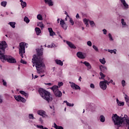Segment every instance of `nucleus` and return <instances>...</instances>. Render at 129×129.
Instances as JSON below:
<instances>
[{
  "mask_svg": "<svg viewBox=\"0 0 129 129\" xmlns=\"http://www.w3.org/2000/svg\"><path fill=\"white\" fill-rule=\"evenodd\" d=\"M19 92L21 94H22V95H24L25 97H28L29 96V94L26 93L24 91H20Z\"/></svg>",
  "mask_w": 129,
  "mask_h": 129,
  "instance_id": "cd10ccee",
  "label": "nucleus"
},
{
  "mask_svg": "<svg viewBox=\"0 0 129 129\" xmlns=\"http://www.w3.org/2000/svg\"><path fill=\"white\" fill-rule=\"evenodd\" d=\"M49 107L51 109H54V106H50Z\"/></svg>",
  "mask_w": 129,
  "mask_h": 129,
  "instance_id": "e2e57ef3",
  "label": "nucleus"
},
{
  "mask_svg": "<svg viewBox=\"0 0 129 129\" xmlns=\"http://www.w3.org/2000/svg\"><path fill=\"white\" fill-rule=\"evenodd\" d=\"M45 85H48V86H52L53 84L51 83H45Z\"/></svg>",
  "mask_w": 129,
  "mask_h": 129,
  "instance_id": "5fc2aeb1",
  "label": "nucleus"
},
{
  "mask_svg": "<svg viewBox=\"0 0 129 129\" xmlns=\"http://www.w3.org/2000/svg\"><path fill=\"white\" fill-rule=\"evenodd\" d=\"M7 47L8 44L5 41H0V56L5 54Z\"/></svg>",
  "mask_w": 129,
  "mask_h": 129,
  "instance_id": "423d86ee",
  "label": "nucleus"
},
{
  "mask_svg": "<svg viewBox=\"0 0 129 129\" xmlns=\"http://www.w3.org/2000/svg\"><path fill=\"white\" fill-rule=\"evenodd\" d=\"M116 102L118 106H123V105H124V102L119 101L118 99H116Z\"/></svg>",
  "mask_w": 129,
  "mask_h": 129,
  "instance_id": "5701e85b",
  "label": "nucleus"
},
{
  "mask_svg": "<svg viewBox=\"0 0 129 129\" xmlns=\"http://www.w3.org/2000/svg\"><path fill=\"white\" fill-rule=\"evenodd\" d=\"M37 55L34 54L33 56L32 59V62L33 63V67L36 68L37 72L39 74L42 72L41 68H44L45 67V64L43 63V48L41 47L40 49H36Z\"/></svg>",
  "mask_w": 129,
  "mask_h": 129,
  "instance_id": "f257e3e1",
  "label": "nucleus"
},
{
  "mask_svg": "<svg viewBox=\"0 0 129 129\" xmlns=\"http://www.w3.org/2000/svg\"><path fill=\"white\" fill-rule=\"evenodd\" d=\"M37 114L39 115H40L41 116H42V117H44L45 116H46V112L43 110H39L37 111Z\"/></svg>",
  "mask_w": 129,
  "mask_h": 129,
  "instance_id": "4468645a",
  "label": "nucleus"
},
{
  "mask_svg": "<svg viewBox=\"0 0 129 129\" xmlns=\"http://www.w3.org/2000/svg\"><path fill=\"white\" fill-rule=\"evenodd\" d=\"M121 84H122V87H124V86H125L126 84H125V81H124V80H122L121 81Z\"/></svg>",
  "mask_w": 129,
  "mask_h": 129,
  "instance_id": "a18cd8bd",
  "label": "nucleus"
},
{
  "mask_svg": "<svg viewBox=\"0 0 129 129\" xmlns=\"http://www.w3.org/2000/svg\"><path fill=\"white\" fill-rule=\"evenodd\" d=\"M55 62L57 65L59 66H63V61H61L60 59H55Z\"/></svg>",
  "mask_w": 129,
  "mask_h": 129,
  "instance_id": "b1692460",
  "label": "nucleus"
},
{
  "mask_svg": "<svg viewBox=\"0 0 129 129\" xmlns=\"http://www.w3.org/2000/svg\"><path fill=\"white\" fill-rule=\"evenodd\" d=\"M89 23L92 28H93V27H95V23H94V21H89Z\"/></svg>",
  "mask_w": 129,
  "mask_h": 129,
  "instance_id": "4c0bfd02",
  "label": "nucleus"
},
{
  "mask_svg": "<svg viewBox=\"0 0 129 129\" xmlns=\"http://www.w3.org/2000/svg\"><path fill=\"white\" fill-rule=\"evenodd\" d=\"M52 127H54V128L56 129H64V128H63V126H58L56 123H53V124L52 125Z\"/></svg>",
  "mask_w": 129,
  "mask_h": 129,
  "instance_id": "393cba45",
  "label": "nucleus"
},
{
  "mask_svg": "<svg viewBox=\"0 0 129 129\" xmlns=\"http://www.w3.org/2000/svg\"><path fill=\"white\" fill-rule=\"evenodd\" d=\"M109 83H109V82L107 81V82H106V85H109Z\"/></svg>",
  "mask_w": 129,
  "mask_h": 129,
  "instance_id": "0e129e2a",
  "label": "nucleus"
},
{
  "mask_svg": "<svg viewBox=\"0 0 129 129\" xmlns=\"http://www.w3.org/2000/svg\"><path fill=\"white\" fill-rule=\"evenodd\" d=\"M8 24H9L13 29H15V28H16V22H9Z\"/></svg>",
  "mask_w": 129,
  "mask_h": 129,
  "instance_id": "c756f323",
  "label": "nucleus"
},
{
  "mask_svg": "<svg viewBox=\"0 0 129 129\" xmlns=\"http://www.w3.org/2000/svg\"><path fill=\"white\" fill-rule=\"evenodd\" d=\"M38 92L41 97H42L43 99L46 100L47 102H50V101H52V100H53L52 97L50 96V95H51L50 92L46 91L45 89L43 88H39Z\"/></svg>",
  "mask_w": 129,
  "mask_h": 129,
  "instance_id": "7ed1b4c3",
  "label": "nucleus"
},
{
  "mask_svg": "<svg viewBox=\"0 0 129 129\" xmlns=\"http://www.w3.org/2000/svg\"><path fill=\"white\" fill-rule=\"evenodd\" d=\"M66 43L67 45H68L69 47H71V49H76V46H75L72 42L67 41Z\"/></svg>",
  "mask_w": 129,
  "mask_h": 129,
  "instance_id": "a211bd4d",
  "label": "nucleus"
},
{
  "mask_svg": "<svg viewBox=\"0 0 129 129\" xmlns=\"http://www.w3.org/2000/svg\"><path fill=\"white\" fill-rule=\"evenodd\" d=\"M70 18V23H71L72 26H73L74 25V21H73V19L69 17Z\"/></svg>",
  "mask_w": 129,
  "mask_h": 129,
  "instance_id": "c03bdc74",
  "label": "nucleus"
},
{
  "mask_svg": "<svg viewBox=\"0 0 129 129\" xmlns=\"http://www.w3.org/2000/svg\"><path fill=\"white\" fill-rule=\"evenodd\" d=\"M29 119H35V117H34V115L33 114H29Z\"/></svg>",
  "mask_w": 129,
  "mask_h": 129,
  "instance_id": "a19ab883",
  "label": "nucleus"
},
{
  "mask_svg": "<svg viewBox=\"0 0 129 129\" xmlns=\"http://www.w3.org/2000/svg\"><path fill=\"white\" fill-rule=\"evenodd\" d=\"M109 83H112L113 85H115V83L113 82V80H110V81H109Z\"/></svg>",
  "mask_w": 129,
  "mask_h": 129,
  "instance_id": "864d4df0",
  "label": "nucleus"
},
{
  "mask_svg": "<svg viewBox=\"0 0 129 129\" xmlns=\"http://www.w3.org/2000/svg\"><path fill=\"white\" fill-rule=\"evenodd\" d=\"M77 56L78 58H80V59H85V56H84V54L80 51L77 52Z\"/></svg>",
  "mask_w": 129,
  "mask_h": 129,
  "instance_id": "dca6fc26",
  "label": "nucleus"
},
{
  "mask_svg": "<svg viewBox=\"0 0 129 129\" xmlns=\"http://www.w3.org/2000/svg\"><path fill=\"white\" fill-rule=\"evenodd\" d=\"M28 44L21 42L20 43L19 54L22 58H24V54L25 53V47L28 48Z\"/></svg>",
  "mask_w": 129,
  "mask_h": 129,
  "instance_id": "0eeeda50",
  "label": "nucleus"
},
{
  "mask_svg": "<svg viewBox=\"0 0 129 129\" xmlns=\"http://www.w3.org/2000/svg\"><path fill=\"white\" fill-rule=\"evenodd\" d=\"M124 99H125L126 103H128V101H129L128 96H127V95H126V94L124 93Z\"/></svg>",
  "mask_w": 129,
  "mask_h": 129,
  "instance_id": "7c9ffc66",
  "label": "nucleus"
},
{
  "mask_svg": "<svg viewBox=\"0 0 129 129\" xmlns=\"http://www.w3.org/2000/svg\"><path fill=\"white\" fill-rule=\"evenodd\" d=\"M36 78H38V76L35 75L34 77L33 78V79H36Z\"/></svg>",
  "mask_w": 129,
  "mask_h": 129,
  "instance_id": "69168bd1",
  "label": "nucleus"
},
{
  "mask_svg": "<svg viewBox=\"0 0 129 129\" xmlns=\"http://www.w3.org/2000/svg\"><path fill=\"white\" fill-rule=\"evenodd\" d=\"M102 31L103 32L104 35H106V34L107 33V31L106 30V29H103Z\"/></svg>",
  "mask_w": 129,
  "mask_h": 129,
  "instance_id": "603ef678",
  "label": "nucleus"
},
{
  "mask_svg": "<svg viewBox=\"0 0 129 129\" xmlns=\"http://www.w3.org/2000/svg\"><path fill=\"white\" fill-rule=\"evenodd\" d=\"M0 60H1L2 62H3V63H5L6 61L8 62V63H17L16 58L11 55H5V54L0 55Z\"/></svg>",
  "mask_w": 129,
  "mask_h": 129,
  "instance_id": "20e7f679",
  "label": "nucleus"
},
{
  "mask_svg": "<svg viewBox=\"0 0 129 129\" xmlns=\"http://www.w3.org/2000/svg\"><path fill=\"white\" fill-rule=\"evenodd\" d=\"M106 82H107V80H106L100 82L99 86L102 90H106V88H107V85Z\"/></svg>",
  "mask_w": 129,
  "mask_h": 129,
  "instance_id": "6e6552de",
  "label": "nucleus"
},
{
  "mask_svg": "<svg viewBox=\"0 0 129 129\" xmlns=\"http://www.w3.org/2000/svg\"><path fill=\"white\" fill-rule=\"evenodd\" d=\"M79 14L78 13L77 14L76 16V19H79Z\"/></svg>",
  "mask_w": 129,
  "mask_h": 129,
  "instance_id": "13d9d810",
  "label": "nucleus"
},
{
  "mask_svg": "<svg viewBox=\"0 0 129 129\" xmlns=\"http://www.w3.org/2000/svg\"><path fill=\"white\" fill-rule=\"evenodd\" d=\"M121 23L122 25V27L123 28H125V27L127 25H126V23H125V22H124V19H122L121 20Z\"/></svg>",
  "mask_w": 129,
  "mask_h": 129,
  "instance_id": "2f4dec72",
  "label": "nucleus"
},
{
  "mask_svg": "<svg viewBox=\"0 0 129 129\" xmlns=\"http://www.w3.org/2000/svg\"><path fill=\"white\" fill-rule=\"evenodd\" d=\"M60 25L64 30H67V25L65 23V21L64 20L61 19L60 21Z\"/></svg>",
  "mask_w": 129,
  "mask_h": 129,
  "instance_id": "f8f14e48",
  "label": "nucleus"
},
{
  "mask_svg": "<svg viewBox=\"0 0 129 129\" xmlns=\"http://www.w3.org/2000/svg\"><path fill=\"white\" fill-rule=\"evenodd\" d=\"M99 61H100V63H101V64H103V65H104V64H105V63H106V61H105V58H104V57H103L102 59L100 58L99 59Z\"/></svg>",
  "mask_w": 129,
  "mask_h": 129,
  "instance_id": "473e14b6",
  "label": "nucleus"
},
{
  "mask_svg": "<svg viewBox=\"0 0 129 129\" xmlns=\"http://www.w3.org/2000/svg\"><path fill=\"white\" fill-rule=\"evenodd\" d=\"M37 19L39 21H43V17L41 14H38L37 16Z\"/></svg>",
  "mask_w": 129,
  "mask_h": 129,
  "instance_id": "58836bf2",
  "label": "nucleus"
},
{
  "mask_svg": "<svg viewBox=\"0 0 129 129\" xmlns=\"http://www.w3.org/2000/svg\"><path fill=\"white\" fill-rule=\"evenodd\" d=\"M3 102V99L2 98V96H0V103H2Z\"/></svg>",
  "mask_w": 129,
  "mask_h": 129,
  "instance_id": "680f3d73",
  "label": "nucleus"
},
{
  "mask_svg": "<svg viewBox=\"0 0 129 129\" xmlns=\"http://www.w3.org/2000/svg\"><path fill=\"white\" fill-rule=\"evenodd\" d=\"M90 87H91V88H92V89H94L95 88V86L94 85V84H91L90 85Z\"/></svg>",
  "mask_w": 129,
  "mask_h": 129,
  "instance_id": "8fccbe9b",
  "label": "nucleus"
},
{
  "mask_svg": "<svg viewBox=\"0 0 129 129\" xmlns=\"http://www.w3.org/2000/svg\"><path fill=\"white\" fill-rule=\"evenodd\" d=\"M122 114L120 116L117 115V114H113L112 117V120H113L114 124L117 125L118 127L120 126H123V123L124 120L126 122V124L128 125L127 129H129V117L127 116V115L124 114L123 116Z\"/></svg>",
  "mask_w": 129,
  "mask_h": 129,
  "instance_id": "f03ea898",
  "label": "nucleus"
},
{
  "mask_svg": "<svg viewBox=\"0 0 129 129\" xmlns=\"http://www.w3.org/2000/svg\"><path fill=\"white\" fill-rule=\"evenodd\" d=\"M20 62L22 63V64H27V61L25 60H24V59H21Z\"/></svg>",
  "mask_w": 129,
  "mask_h": 129,
  "instance_id": "3c124183",
  "label": "nucleus"
},
{
  "mask_svg": "<svg viewBox=\"0 0 129 129\" xmlns=\"http://www.w3.org/2000/svg\"><path fill=\"white\" fill-rule=\"evenodd\" d=\"M108 52H109V53H111V54H112V53H113V50L108 49Z\"/></svg>",
  "mask_w": 129,
  "mask_h": 129,
  "instance_id": "4d7b16f0",
  "label": "nucleus"
},
{
  "mask_svg": "<svg viewBox=\"0 0 129 129\" xmlns=\"http://www.w3.org/2000/svg\"><path fill=\"white\" fill-rule=\"evenodd\" d=\"M95 106V105H94V104L91 103L89 105V108L90 110H92V111H93V110H94Z\"/></svg>",
  "mask_w": 129,
  "mask_h": 129,
  "instance_id": "bb28decb",
  "label": "nucleus"
},
{
  "mask_svg": "<svg viewBox=\"0 0 129 129\" xmlns=\"http://www.w3.org/2000/svg\"><path fill=\"white\" fill-rule=\"evenodd\" d=\"M100 70L103 73H106L107 71V68L104 66L101 65L100 66Z\"/></svg>",
  "mask_w": 129,
  "mask_h": 129,
  "instance_id": "f3484780",
  "label": "nucleus"
},
{
  "mask_svg": "<svg viewBox=\"0 0 129 129\" xmlns=\"http://www.w3.org/2000/svg\"><path fill=\"white\" fill-rule=\"evenodd\" d=\"M55 67L52 68V72H54V71H55Z\"/></svg>",
  "mask_w": 129,
  "mask_h": 129,
  "instance_id": "774afa93",
  "label": "nucleus"
},
{
  "mask_svg": "<svg viewBox=\"0 0 129 129\" xmlns=\"http://www.w3.org/2000/svg\"><path fill=\"white\" fill-rule=\"evenodd\" d=\"M81 63L84 64V65L87 67V70H90V69L92 68L91 64H90V63L87 61H81Z\"/></svg>",
  "mask_w": 129,
  "mask_h": 129,
  "instance_id": "ddd939ff",
  "label": "nucleus"
},
{
  "mask_svg": "<svg viewBox=\"0 0 129 129\" xmlns=\"http://www.w3.org/2000/svg\"><path fill=\"white\" fill-rule=\"evenodd\" d=\"M24 21L26 23V24H29L30 23V19L27 16H25L24 18Z\"/></svg>",
  "mask_w": 129,
  "mask_h": 129,
  "instance_id": "f704fd0d",
  "label": "nucleus"
},
{
  "mask_svg": "<svg viewBox=\"0 0 129 129\" xmlns=\"http://www.w3.org/2000/svg\"><path fill=\"white\" fill-rule=\"evenodd\" d=\"M92 47L94 49V50H95V51H96V52H98V48L97 47V46L93 45L92 46Z\"/></svg>",
  "mask_w": 129,
  "mask_h": 129,
  "instance_id": "37998d69",
  "label": "nucleus"
},
{
  "mask_svg": "<svg viewBox=\"0 0 129 129\" xmlns=\"http://www.w3.org/2000/svg\"><path fill=\"white\" fill-rule=\"evenodd\" d=\"M89 19H87L86 18L83 19L84 23L85 24V25H86V27H87V28H89V24H88V23H89Z\"/></svg>",
  "mask_w": 129,
  "mask_h": 129,
  "instance_id": "aec40b11",
  "label": "nucleus"
},
{
  "mask_svg": "<svg viewBox=\"0 0 129 129\" xmlns=\"http://www.w3.org/2000/svg\"><path fill=\"white\" fill-rule=\"evenodd\" d=\"M123 7L124 10H128V4L126 3L125 0H119Z\"/></svg>",
  "mask_w": 129,
  "mask_h": 129,
  "instance_id": "9b49d317",
  "label": "nucleus"
},
{
  "mask_svg": "<svg viewBox=\"0 0 129 129\" xmlns=\"http://www.w3.org/2000/svg\"><path fill=\"white\" fill-rule=\"evenodd\" d=\"M108 37L109 39V41H113V38H112V36L111 35V34L110 33L108 34Z\"/></svg>",
  "mask_w": 129,
  "mask_h": 129,
  "instance_id": "79ce46f5",
  "label": "nucleus"
},
{
  "mask_svg": "<svg viewBox=\"0 0 129 129\" xmlns=\"http://www.w3.org/2000/svg\"><path fill=\"white\" fill-rule=\"evenodd\" d=\"M64 15H67V17H68V18H69V15H68V13H67V12L66 11L64 12Z\"/></svg>",
  "mask_w": 129,
  "mask_h": 129,
  "instance_id": "bf43d9fd",
  "label": "nucleus"
},
{
  "mask_svg": "<svg viewBox=\"0 0 129 129\" xmlns=\"http://www.w3.org/2000/svg\"><path fill=\"white\" fill-rule=\"evenodd\" d=\"M63 103H66V105H67V106H70V107L74 106V104H73V103L71 104V103L68 102V101H64Z\"/></svg>",
  "mask_w": 129,
  "mask_h": 129,
  "instance_id": "c85d7f7f",
  "label": "nucleus"
},
{
  "mask_svg": "<svg viewBox=\"0 0 129 129\" xmlns=\"http://www.w3.org/2000/svg\"><path fill=\"white\" fill-rule=\"evenodd\" d=\"M100 76H101V78H99V79H102V80H105L104 78H105V75L102 73V72L100 73Z\"/></svg>",
  "mask_w": 129,
  "mask_h": 129,
  "instance_id": "72a5a7b5",
  "label": "nucleus"
},
{
  "mask_svg": "<svg viewBox=\"0 0 129 129\" xmlns=\"http://www.w3.org/2000/svg\"><path fill=\"white\" fill-rule=\"evenodd\" d=\"M113 53H114V54H116V49H113Z\"/></svg>",
  "mask_w": 129,
  "mask_h": 129,
  "instance_id": "052dcab7",
  "label": "nucleus"
},
{
  "mask_svg": "<svg viewBox=\"0 0 129 129\" xmlns=\"http://www.w3.org/2000/svg\"><path fill=\"white\" fill-rule=\"evenodd\" d=\"M63 84H64L62 82H58V87H61V86H63Z\"/></svg>",
  "mask_w": 129,
  "mask_h": 129,
  "instance_id": "de8ad7c7",
  "label": "nucleus"
},
{
  "mask_svg": "<svg viewBox=\"0 0 129 129\" xmlns=\"http://www.w3.org/2000/svg\"><path fill=\"white\" fill-rule=\"evenodd\" d=\"M14 98L15 99H16V100H17V101H18L19 102H23V103H25V102H26V99L21 96V95L15 96Z\"/></svg>",
  "mask_w": 129,
  "mask_h": 129,
  "instance_id": "1a4fd4ad",
  "label": "nucleus"
},
{
  "mask_svg": "<svg viewBox=\"0 0 129 129\" xmlns=\"http://www.w3.org/2000/svg\"><path fill=\"white\" fill-rule=\"evenodd\" d=\"M36 127L38 128H41V129H44V126L42 125H37Z\"/></svg>",
  "mask_w": 129,
  "mask_h": 129,
  "instance_id": "09e8293b",
  "label": "nucleus"
},
{
  "mask_svg": "<svg viewBox=\"0 0 129 129\" xmlns=\"http://www.w3.org/2000/svg\"><path fill=\"white\" fill-rule=\"evenodd\" d=\"M48 48H53V45H48Z\"/></svg>",
  "mask_w": 129,
  "mask_h": 129,
  "instance_id": "338daca9",
  "label": "nucleus"
},
{
  "mask_svg": "<svg viewBox=\"0 0 129 129\" xmlns=\"http://www.w3.org/2000/svg\"><path fill=\"white\" fill-rule=\"evenodd\" d=\"M2 82L3 83L4 86H6V87L8 86V83H7V81L5 80L2 79Z\"/></svg>",
  "mask_w": 129,
  "mask_h": 129,
  "instance_id": "ea45409f",
  "label": "nucleus"
},
{
  "mask_svg": "<svg viewBox=\"0 0 129 129\" xmlns=\"http://www.w3.org/2000/svg\"><path fill=\"white\" fill-rule=\"evenodd\" d=\"M7 4H8L7 1H3L1 2V5L2 7H4V8H6V7H7Z\"/></svg>",
  "mask_w": 129,
  "mask_h": 129,
  "instance_id": "e433bc0d",
  "label": "nucleus"
},
{
  "mask_svg": "<svg viewBox=\"0 0 129 129\" xmlns=\"http://www.w3.org/2000/svg\"><path fill=\"white\" fill-rule=\"evenodd\" d=\"M50 89L52 90L56 97H61L62 96V92L59 90V87H58V86H53L52 87L50 88Z\"/></svg>",
  "mask_w": 129,
  "mask_h": 129,
  "instance_id": "39448f33",
  "label": "nucleus"
},
{
  "mask_svg": "<svg viewBox=\"0 0 129 129\" xmlns=\"http://www.w3.org/2000/svg\"><path fill=\"white\" fill-rule=\"evenodd\" d=\"M87 45L89 46V47H91L92 46V42L91 41H88L87 42Z\"/></svg>",
  "mask_w": 129,
  "mask_h": 129,
  "instance_id": "49530a36",
  "label": "nucleus"
},
{
  "mask_svg": "<svg viewBox=\"0 0 129 129\" xmlns=\"http://www.w3.org/2000/svg\"><path fill=\"white\" fill-rule=\"evenodd\" d=\"M48 30L49 33V36H50V37L56 36V33L53 31V29H52V28H48Z\"/></svg>",
  "mask_w": 129,
  "mask_h": 129,
  "instance_id": "2eb2a0df",
  "label": "nucleus"
},
{
  "mask_svg": "<svg viewBox=\"0 0 129 129\" xmlns=\"http://www.w3.org/2000/svg\"><path fill=\"white\" fill-rule=\"evenodd\" d=\"M20 2L21 3V5L22 9H24L27 7V3H26V2H24L23 0H20Z\"/></svg>",
  "mask_w": 129,
  "mask_h": 129,
  "instance_id": "412c9836",
  "label": "nucleus"
},
{
  "mask_svg": "<svg viewBox=\"0 0 129 129\" xmlns=\"http://www.w3.org/2000/svg\"><path fill=\"white\" fill-rule=\"evenodd\" d=\"M35 31L36 33V35L37 36H39L41 33H42V31H41V29L39 27H36L35 28Z\"/></svg>",
  "mask_w": 129,
  "mask_h": 129,
  "instance_id": "4be33fe9",
  "label": "nucleus"
},
{
  "mask_svg": "<svg viewBox=\"0 0 129 129\" xmlns=\"http://www.w3.org/2000/svg\"><path fill=\"white\" fill-rule=\"evenodd\" d=\"M70 84H71V87L73 89H75V90H77L79 89V90H80L81 88H80V87L76 84L75 83L72 82H69Z\"/></svg>",
  "mask_w": 129,
  "mask_h": 129,
  "instance_id": "9d476101",
  "label": "nucleus"
},
{
  "mask_svg": "<svg viewBox=\"0 0 129 129\" xmlns=\"http://www.w3.org/2000/svg\"><path fill=\"white\" fill-rule=\"evenodd\" d=\"M37 26L38 27H39L40 28H41V30H43V29L45 28V27L44 26V24H43L42 22H38Z\"/></svg>",
  "mask_w": 129,
  "mask_h": 129,
  "instance_id": "a878e982",
  "label": "nucleus"
},
{
  "mask_svg": "<svg viewBox=\"0 0 129 129\" xmlns=\"http://www.w3.org/2000/svg\"><path fill=\"white\" fill-rule=\"evenodd\" d=\"M39 121L41 123H43V119L42 118V117L39 118Z\"/></svg>",
  "mask_w": 129,
  "mask_h": 129,
  "instance_id": "6e6d98bb",
  "label": "nucleus"
},
{
  "mask_svg": "<svg viewBox=\"0 0 129 129\" xmlns=\"http://www.w3.org/2000/svg\"><path fill=\"white\" fill-rule=\"evenodd\" d=\"M44 3L49 7H52L53 6V1H52V0H44Z\"/></svg>",
  "mask_w": 129,
  "mask_h": 129,
  "instance_id": "6ab92c4d",
  "label": "nucleus"
},
{
  "mask_svg": "<svg viewBox=\"0 0 129 129\" xmlns=\"http://www.w3.org/2000/svg\"><path fill=\"white\" fill-rule=\"evenodd\" d=\"M100 120L101 122H104L105 121V117H104V116L101 115L100 116Z\"/></svg>",
  "mask_w": 129,
  "mask_h": 129,
  "instance_id": "c9c22d12",
  "label": "nucleus"
}]
</instances>
